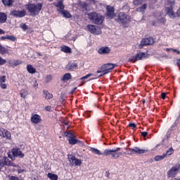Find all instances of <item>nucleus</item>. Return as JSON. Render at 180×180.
<instances>
[{"mask_svg": "<svg viewBox=\"0 0 180 180\" xmlns=\"http://www.w3.org/2000/svg\"><path fill=\"white\" fill-rule=\"evenodd\" d=\"M88 19L94 25H102L103 23V20H105V17L102 15V14L96 13V12H91L87 14Z\"/></svg>", "mask_w": 180, "mask_h": 180, "instance_id": "1", "label": "nucleus"}, {"mask_svg": "<svg viewBox=\"0 0 180 180\" xmlns=\"http://www.w3.org/2000/svg\"><path fill=\"white\" fill-rule=\"evenodd\" d=\"M53 5L56 6V8H58L60 10L58 9V12H60L62 15H63L64 18H68V19L72 18V15H71V13L68 12V11L64 10L65 8V6H64V0H58L57 2H53Z\"/></svg>", "mask_w": 180, "mask_h": 180, "instance_id": "2", "label": "nucleus"}, {"mask_svg": "<svg viewBox=\"0 0 180 180\" xmlns=\"http://www.w3.org/2000/svg\"><path fill=\"white\" fill-rule=\"evenodd\" d=\"M27 9L30 13H33L34 16L40 13V11L43 9V3L29 4L27 5Z\"/></svg>", "mask_w": 180, "mask_h": 180, "instance_id": "3", "label": "nucleus"}, {"mask_svg": "<svg viewBox=\"0 0 180 180\" xmlns=\"http://www.w3.org/2000/svg\"><path fill=\"white\" fill-rule=\"evenodd\" d=\"M115 67H117V65L113 63H106L103 65L101 68H99L97 70L98 74H102V75H106V74H109L115 68Z\"/></svg>", "mask_w": 180, "mask_h": 180, "instance_id": "4", "label": "nucleus"}, {"mask_svg": "<svg viewBox=\"0 0 180 180\" xmlns=\"http://www.w3.org/2000/svg\"><path fill=\"white\" fill-rule=\"evenodd\" d=\"M118 20H120L122 25H127V23L130 22V16L124 12H120L118 14Z\"/></svg>", "mask_w": 180, "mask_h": 180, "instance_id": "5", "label": "nucleus"}, {"mask_svg": "<svg viewBox=\"0 0 180 180\" xmlns=\"http://www.w3.org/2000/svg\"><path fill=\"white\" fill-rule=\"evenodd\" d=\"M86 29L90 32V33H92V34H102V30H101V27L98 26L88 25L86 26Z\"/></svg>", "mask_w": 180, "mask_h": 180, "instance_id": "6", "label": "nucleus"}, {"mask_svg": "<svg viewBox=\"0 0 180 180\" xmlns=\"http://www.w3.org/2000/svg\"><path fill=\"white\" fill-rule=\"evenodd\" d=\"M143 58H147V53L139 52L135 56H131L129 58V61L131 63H136L140 60H143Z\"/></svg>", "mask_w": 180, "mask_h": 180, "instance_id": "7", "label": "nucleus"}, {"mask_svg": "<svg viewBox=\"0 0 180 180\" xmlns=\"http://www.w3.org/2000/svg\"><path fill=\"white\" fill-rule=\"evenodd\" d=\"M180 169V164L177 163L174 167H172L169 171L167 172L168 176L170 178H174L178 174V171Z\"/></svg>", "mask_w": 180, "mask_h": 180, "instance_id": "8", "label": "nucleus"}, {"mask_svg": "<svg viewBox=\"0 0 180 180\" xmlns=\"http://www.w3.org/2000/svg\"><path fill=\"white\" fill-rule=\"evenodd\" d=\"M11 15L14 18H25L26 16V10H13L11 12Z\"/></svg>", "mask_w": 180, "mask_h": 180, "instance_id": "9", "label": "nucleus"}, {"mask_svg": "<svg viewBox=\"0 0 180 180\" xmlns=\"http://www.w3.org/2000/svg\"><path fill=\"white\" fill-rule=\"evenodd\" d=\"M106 16L108 19H113L116 16L115 14V7L112 6H106Z\"/></svg>", "mask_w": 180, "mask_h": 180, "instance_id": "10", "label": "nucleus"}, {"mask_svg": "<svg viewBox=\"0 0 180 180\" xmlns=\"http://www.w3.org/2000/svg\"><path fill=\"white\" fill-rule=\"evenodd\" d=\"M151 44H154V39L151 37L145 38L141 41L139 49H143V46H151Z\"/></svg>", "mask_w": 180, "mask_h": 180, "instance_id": "11", "label": "nucleus"}, {"mask_svg": "<svg viewBox=\"0 0 180 180\" xmlns=\"http://www.w3.org/2000/svg\"><path fill=\"white\" fill-rule=\"evenodd\" d=\"M0 136L4 139H7V140H11V132L4 128L0 127Z\"/></svg>", "mask_w": 180, "mask_h": 180, "instance_id": "12", "label": "nucleus"}, {"mask_svg": "<svg viewBox=\"0 0 180 180\" xmlns=\"http://www.w3.org/2000/svg\"><path fill=\"white\" fill-rule=\"evenodd\" d=\"M0 136L4 139H7V140H11V132L4 128L0 127Z\"/></svg>", "mask_w": 180, "mask_h": 180, "instance_id": "13", "label": "nucleus"}, {"mask_svg": "<svg viewBox=\"0 0 180 180\" xmlns=\"http://www.w3.org/2000/svg\"><path fill=\"white\" fill-rule=\"evenodd\" d=\"M0 163L4 167V165H7L8 167L13 165L12 161L9 160L7 157L1 156L0 157Z\"/></svg>", "mask_w": 180, "mask_h": 180, "instance_id": "14", "label": "nucleus"}, {"mask_svg": "<svg viewBox=\"0 0 180 180\" xmlns=\"http://www.w3.org/2000/svg\"><path fill=\"white\" fill-rule=\"evenodd\" d=\"M69 161L71 162L72 165H81L82 164V161L81 160L77 159L74 155H70L69 157Z\"/></svg>", "mask_w": 180, "mask_h": 180, "instance_id": "15", "label": "nucleus"}, {"mask_svg": "<svg viewBox=\"0 0 180 180\" xmlns=\"http://www.w3.org/2000/svg\"><path fill=\"white\" fill-rule=\"evenodd\" d=\"M13 155L14 157H19V158H23L25 157V154L20 151L19 148H14L12 149Z\"/></svg>", "mask_w": 180, "mask_h": 180, "instance_id": "16", "label": "nucleus"}, {"mask_svg": "<svg viewBox=\"0 0 180 180\" xmlns=\"http://www.w3.org/2000/svg\"><path fill=\"white\" fill-rule=\"evenodd\" d=\"M174 6H167L165 8V12L170 18H175V13L172 8Z\"/></svg>", "mask_w": 180, "mask_h": 180, "instance_id": "17", "label": "nucleus"}, {"mask_svg": "<svg viewBox=\"0 0 180 180\" xmlns=\"http://www.w3.org/2000/svg\"><path fill=\"white\" fill-rule=\"evenodd\" d=\"M31 122H32V123H34V124L41 123V117H40V115H39L37 114H35L31 117Z\"/></svg>", "mask_w": 180, "mask_h": 180, "instance_id": "18", "label": "nucleus"}, {"mask_svg": "<svg viewBox=\"0 0 180 180\" xmlns=\"http://www.w3.org/2000/svg\"><path fill=\"white\" fill-rule=\"evenodd\" d=\"M68 136L69 143L71 144L72 146H74V144H77V143H78L79 141L77 139H75V136L72 134H68Z\"/></svg>", "mask_w": 180, "mask_h": 180, "instance_id": "19", "label": "nucleus"}, {"mask_svg": "<svg viewBox=\"0 0 180 180\" xmlns=\"http://www.w3.org/2000/svg\"><path fill=\"white\" fill-rule=\"evenodd\" d=\"M117 151H120V148H117L115 150H109L105 149L102 155H105V157H108V155H112V153H117Z\"/></svg>", "mask_w": 180, "mask_h": 180, "instance_id": "20", "label": "nucleus"}, {"mask_svg": "<svg viewBox=\"0 0 180 180\" xmlns=\"http://www.w3.org/2000/svg\"><path fill=\"white\" fill-rule=\"evenodd\" d=\"M66 68L68 71H74L78 68V64L75 63H68Z\"/></svg>", "mask_w": 180, "mask_h": 180, "instance_id": "21", "label": "nucleus"}, {"mask_svg": "<svg viewBox=\"0 0 180 180\" xmlns=\"http://www.w3.org/2000/svg\"><path fill=\"white\" fill-rule=\"evenodd\" d=\"M110 53V49L109 47H101L98 49L99 54H109Z\"/></svg>", "mask_w": 180, "mask_h": 180, "instance_id": "22", "label": "nucleus"}, {"mask_svg": "<svg viewBox=\"0 0 180 180\" xmlns=\"http://www.w3.org/2000/svg\"><path fill=\"white\" fill-rule=\"evenodd\" d=\"M43 96L47 101H50V99H53V94H51L47 90H44L43 91Z\"/></svg>", "mask_w": 180, "mask_h": 180, "instance_id": "23", "label": "nucleus"}, {"mask_svg": "<svg viewBox=\"0 0 180 180\" xmlns=\"http://www.w3.org/2000/svg\"><path fill=\"white\" fill-rule=\"evenodd\" d=\"M0 40H11V41H15L16 37L12 35H6L1 37Z\"/></svg>", "mask_w": 180, "mask_h": 180, "instance_id": "24", "label": "nucleus"}, {"mask_svg": "<svg viewBox=\"0 0 180 180\" xmlns=\"http://www.w3.org/2000/svg\"><path fill=\"white\" fill-rule=\"evenodd\" d=\"M60 51H63V53H66L68 54H71V53H72L71 48H70L69 46H67L65 45H63L60 47Z\"/></svg>", "mask_w": 180, "mask_h": 180, "instance_id": "25", "label": "nucleus"}, {"mask_svg": "<svg viewBox=\"0 0 180 180\" xmlns=\"http://www.w3.org/2000/svg\"><path fill=\"white\" fill-rule=\"evenodd\" d=\"M131 153H135L136 154H144L147 150L141 149L139 148H134L130 150Z\"/></svg>", "mask_w": 180, "mask_h": 180, "instance_id": "26", "label": "nucleus"}, {"mask_svg": "<svg viewBox=\"0 0 180 180\" xmlns=\"http://www.w3.org/2000/svg\"><path fill=\"white\" fill-rule=\"evenodd\" d=\"M8 64L10 65V67H18V65H20V64H22V62L19 60H10L8 62Z\"/></svg>", "mask_w": 180, "mask_h": 180, "instance_id": "27", "label": "nucleus"}, {"mask_svg": "<svg viewBox=\"0 0 180 180\" xmlns=\"http://www.w3.org/2000/svg\"><path fill=\"white\" fill-rule=\"evenodd\" d=\"M8 20V15L5 13H0V23H5Z\"/></svg>", "mask_w": 180, "mask_h": 180, "instance_id": "28", "label": "nucleus"}, {"mask_svg": "<svg viewBox=\"0 0 180 180\" xmlns=\"http://www.w3.org/2000/svg\"><path fill=\"white\" fill-rule=\"evenodd\" d=\"M27 71L30 74H34V73H36V68H34L33 67V65H27Z\"/></svg>", "mask_w": 180, "mask_h": 180, "instance_id": "29", "label": "nucleus"}, {"mask_svg": "<svg viewBox=\"0 0 180 180\" xmlns=\"http://www.w3.org/2000/svg\"><path fill=\"white\" fill-rule=\"evenodd\" d=\"M47 176L51 180H58V176L57 174H54L53 173H48Z\"/></svg>", "mask_w": 180, "mask_h": 180, "instance_id": "30", "label": "nucleus"}, {"mask_svg": "<svg viewBox=\"0 0 180 180\" xmlns=\"http://www.w3.org/2000/svg\"><path fill=\"white\" fill-rule=\"evenodd\" d=\"M2 2L5 6H11V5H13V0H2Z\"/></svg>", "mask_w": 180, "mask_h": 180, "instance_id": "31", "label": "nucleus"}, {"mask_svg": "<svg viewBox=\"0 0 180 180\" xmlns=\"http://www.w3.org/2000/svg\"><path fill=\"white\" fill-rule=\"evenodd\" d=\"M72 78L71 73H65L63 77V81H68Z\"/></svg>", "mask_w": 180, "mask_h": 180, "instance_id": "32", "label": "nucleus"}, {"mask_svg": "<svg viewBox=\"0 0 180 180\" xmlns=\"http://www.w3.org/2000/svg\"><path fill=\"white\" fill-rule=\"evenodd\" d=\"M8 51L6 48L0 44V54H8Z\"/></svg>", "mask_w": 180, "mask_h": 180, "instance_id": "33", "label": "nucleus"}, {"mask_svg": "<svg viewBox=\"0 0 180 180\" xmlns=\"http://www.w3.org/2000/svg\"><path fill=\"white\" fill-rule=\"evenodd\" d=\"M147 9V4H143L141 7H139L136 11L137 12H144V11Z\"/></svg>", "mask_w": 180, "mask_h": 180, "instance_id": "34", "label": "nucleus"}, {"mask_svg": "<svg viewBox=\"0 0 180 180\" xmlns=\"http://www.w3.org/2000/svg\"><path fill=\"white\" fill-rule=\"evenodd\" d=\"M91 151H92L94 153V154H96L97 155H102V153L101 152V150L95 148H91Z\"/></svg>", "mask_w": 180, "mask_h": 180, "instance_id": "35", "label": "nucleus"}, {"mask_svg": "<svg viewBox=\"0 0 180 180\" xmlns=\"http://www.w3.org/2000/svg\"><path fill=\"white\" fill-rule=\"evenodd\" d=\"M172 154H174V148H170L167 152L166 153H163L164 155H166V157H168L169 155H172Z\"/></svg>", "mask_w": 180, "mask_h": 180, "instance_id": "36", "label": "nucleus"}, {"mask_svg": "<svg viewBox=\"0 0 180 180\" xmlns=\"http://www.w3.org/2000/svg\"><path fill=\"white\" fill-rule=\"evenodd\" d=\"M166 155L162 154V155H157L155 157V161H161V160H164L165 158Z\"/></svg>", "mask_w": 180, "mask_h": 180, "instance_id": "37", "label": "nucleus"}, {"mask_svg": "<svg viewBox=\"0 0 180 180\" xmlns=\"http://www.w3.org/2000/svg\"><path fill=\"white\" fill-rule=\"evenodd\" d=\"M112 158H115V160L119 158L120 155H122V153H117V152H113L111 154Z\"/></svg>", "mask_w": 180, "mask_h": 180, "instance_id": "38", "label": "nucleus"}, {"mask_svg": "<svg viewBox=\"0 0 180 180\" xmlns=\"http://www.w3.org/2000/svg\"><path fill=\"white\" fill-rule=\"evenodd\" d=\"M133 4L135 6H139L143 4V0H134Z\"/></svg>", "mask_w": 180, "mask_h": 180, "instance_id": "39", "label": "nucleus"}, {"mask_svg": "<svg viewBox=\"0 0 180 180\" xmlns=\"http://www.w3.org/2000/svg\"><path fill=\"white\" fill-rule=\"evenodd\" d=\"M167 6H174L175 5V0H167Z\"/></svg>", "mask_w": 180, "mask_h": 180, "instance_id": "40", "label": "nucleus"}, {"mask_svg": "<svg viewBox=\"0 0 180 180\" xmlns=\"http://www.w3.org/2000/svg\"><path fill=\"white\" fill-rule=\"evenodd\" d=\"M21 98H23L24 99L27 96V91H25L22 93L20 94Z\"/></svg>", "mask_w": 180, "mask_h": 180, "instance_id": "41", "label": "nucleus"}, {"mask_svg": "<svg viewBox=\"0 0 180 180\" xmlns=\"http://www.w3.org/2000/svg\"><path fill=\"white\" fill-rule=\"evenodd\" d=\"M4 64H6V60L0 56V65H4Z\"/></svg>", "mask_w": 180, "mask_h": 180, "instance_id": "42", "label": "nucleus"}, {"mask_svg": "<svg viewBox=\"0 0 180 180\" xmlns=\"http://www.w3.org/2000/svg\"><path fill=\"white\" fill-rule=\"evenodd\" d=\"M6 81V76H0V82H5Z\"/></svg>", "mask_w": 180, "mask_h": 180, "instance_id": "43", "label": "nucleus"}, {"mask_svg": "<svg viewBox=\"0 0 180 180\" xmlns=\"http://www.w3.org/2000/svg\"><path fill=\"white\" fill-rule=\"evenodd\" d=\"M44 110H46V112H51V106L47 105L44 108Z\"/></svg>", "mask_w": 180, "mask_h": 180, "instance_id": "44", "label": "nucleus"}, {"mask_svg": "<svg viewBox=\"0 0 180 180\" xmlns=\"http://www.w3.org/2000/svg\"><path fill=\"white\" fill-rule=\"evenodd\" d=\"M92 75V74H89V75H86V76L82 77L80 79H88V78H89V77H91Z\"/></svg>", "mask_w": 180, "mask_h": 180, "instance_id": "45", "label": "nucleus"}, {"mask_svg": "<svg viewBox=\"0 0 180 180\" xmlns=\"http://www.w3.org/2000/svg\"><path fill=\"white\" fill-rule=\"evenodd\" d=\"M129 127H131V129H136V124H134V123H130V124H129Z\"/></svg>", "mask_w": 180, "mask_h": 180, "instance_id": "46", "label": "nucleus"}, {"mask_svg": "<svg viewBox=\"0 0 180 180\" xmlns=\"http://www.w3.org/2000/svg\"><path fill=\"white\" fill-rule=\"evenodd\" d=\"M148 134V133L147 131H143L141 134V136H142V137H147V135Z\"/></svg>", "mask_w": 180, "mask_h": 180, "instance_id": "47", "label": "nucleus"}, {"mask_svg": "<svg viewBox=\"0 0 180 180\" xmlns=\"http://www.w3.org/2000/svg\"><path fill=\"white\" fill-rule=\"evenodd\" d=\"M21 28L24 30H27V25H26V24H22Z\"/></svg>", "mask_w": 180, "mask_h": 180, "instance_id": "48", "label": "nucleus"}, {"mask_svg": "<svg viewBox=\"0 0 180 180\" xmlns=\"http://www.w3.org/2000/svg\"><path fill=\"white\" fill-rule=\"evenodd\" d=\"M0 86H1V88L2 89H6V88H7V86H6V84H0Z\"/></svg>", "mask_w": 180, "mask_h": 180, "instance_id": "49", "label": "nucleus"}, {"mask_svg": "<svg viewBox=\"0 0 180 180\" xmlns=\"http://www.w3.org/2000/svg\"><path fill=\"white\" fill-rule=\"evenodd\" d=\"M166 96H167V94L165 93H162L161 94L162 99H165Z\"/></svg>", "mask_w": 180, "mask_h": 180, "instance_id": "50", "label": "nucleus"}, {"mask_svg": "<svg viewBox=\"0 0 180 180\" xmlns=\"http://www.w3.org/2000/svg\"><path fill=\"white\" fill-rule=\"evenodd\" d=\"M10 180H19V179L15 176H12L11 178H10Z\"/></svg>", "mask_w": 180, "mask_h": 180, "instance_id": "51", "label": "nucleus"}, {"mask_svg": "<svg viewBox=\"0 0 180 180\" xmlns=\"http://www.w3.org/2000/svg\"><path fill=\"white\" fill-rule=\"evenodd\" d=\"M0 34H5V31L0 28Z\"/></svg>", "mask_w": 180, "mask_h": 180, "instance_id": "52", "label": "nucleus"}, {"mask_svg": "<svg viewBox=\"0 0 180 180\" xmlns=\"http://www.w3.org/2000/svg\"><path fill=\"white\" fill-rule=\"evenodd\" d=\"M177 16L180 17V8L176 11Z\"/></svg>", "mask_w": 180, "mask_h": 180, "instance_id": "53", "label": "nucleus"}, {"mask_svg": "<svg viewBox=\"0 0 180 180\" xmlns=\"http://www.w3.org/2000/svg\"><path fill=\"white\" fill-rule=\"evenodd\" d=\"M177 65H179V67H180V59L177 60Z\"/></svg>", "mask_w": 180, "mask_h": 180, "instance_id": "54", "label": "nucleus"}, {"mask_svg": "<svg viewBox=\"0 0 180 180\" xmlns=\"http://www.w3.org/2000/svg\"><path fill=\"white\" fill-rule=\"evenodd\" d=\"M4 166L0 163V169H1V168L3 167Z\"/></svg>", "mask_w": 180, "mask_h": 180, "instance_id": "55", "label": "nucleus"}, {"mask_svg": "<svg viewBox=\"0 0 180 180\" xmlns=\"http://www.w3.org/2000/svg\"><path fill=\"white\" fill-rule=\"evenodd\" d=\"M49 2H53V0H48Z\"/></svg>", "mask_w": 180, "mask_h": 180, "instance_id": "56", "label": "nucleus"}, {"mask_svg": "<svg viewBox=\"0 0 180 180\" xmlns=\"http://www.w3.org/2000/svg\"><path fill=\"white\" fill-rule=\"evenodd\" d=\"M178 54H179V51L178 52Z\"/></svg>", "mask_w": 180, "mask_h": 180, "instance_id": "57", "label": "nucleus"}, {"mask_svg": "<svg viewBox=\"0 0 180 180\" xmlns=\"http://www.w3.org/2000/svg\"><path fill=\"white\" fill-rule=\"evenodd\" d=\"M179 180H180V179H179Z\"/></svg>", "mask_w": 180, "mask_h": 180, "instance_id": "58", "label": "nucleus"}]
</instances>
